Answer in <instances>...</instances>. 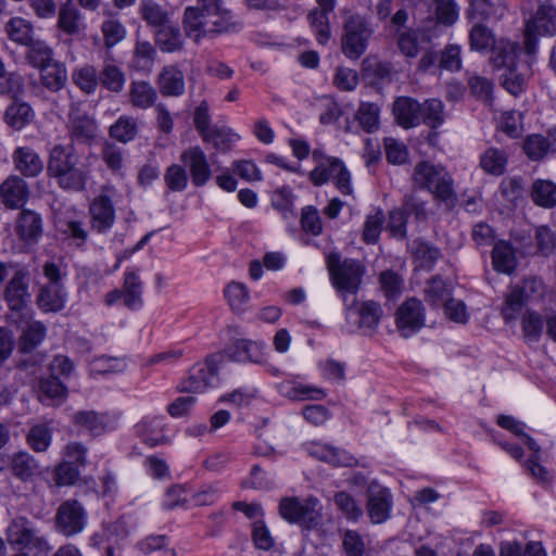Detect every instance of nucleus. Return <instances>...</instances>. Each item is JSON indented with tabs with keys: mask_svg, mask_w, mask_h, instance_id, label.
<instances>
[{
	"mask_svg": "<svg viewBox=\"0 0 556 556\" xmlns=\"http://www.w3.org/2000/svg\"><path fill=\"white\" fill-rule=\"evenodd\" d=\"M523 151L532 161L542 160L548 152L556 153V128L549 129L547 136H528L523 142Z\"/></svg>",
	"mask_w": 556,
	"mask_h": 556,
	"instance_id": "obj_29",
	"label": "nucleus"
},
{
	"mask_svg": "<svg viewBox=\"0 0 556 556\" xmlns=\"http://www.w3.org/2000/svg\"><path fill=\"white\" fill-rule=\"evenodd\" d=\"M118 418L108 413H97L94 410H80L73 415V422L98 435L105 431L114 430L117 426Z\"/></svg>",
	"mask_w": 556,
	"mask_h": 556,
	"instance_id": "obj_21",
	"label": "nucleus"
},
{
	"mask_svg": "<svg viewBox=\"0 0 556 556\" xmlns=\"http://www.w3.org/2000/svg\"><path fill=\"white\" fill-rule=\"evenodd\" d=\"M67 397V388L55 376H49L39 380V400L47 404H61Z\"/></svg>",
	"mask_w": 556,
	"mask_h": 556,
	"instance_id": "obj_39",
	"label": "nucleus"
},
{
	"mask_svg": "<svg viewBox=\"0 0 556 556\" xmlns=\"http://www.w3.org/2000/svg\"><path fill=\"white\" fill-rule=\"evenodd\" d=\"M5 542L20 552H29L34 556H48L51 546L41 530L27 517L16 516L5 529Z\"/></svg>",
	"mask_w": 556,
	"mask_h": 556,
	"instance_id": "obj_4",
	"label": "nucleus"
},
{
	"mask_svg": "<svg viewBox=\"0 0 556 556\" xmlns=\"http://www.w3.org/2000/svg\"><path fill=\"white\" fill-rule=\"evenodd\" d=\"M156 85L163 97H180L185 93V75L175 65L164 66L156 77Z\"/></svg>",
	"mask_w": 556,
	"mask_h": 556,
	"instance_id": "obj_25",
	"label": "nucleus"
},
{
	"mask_svg": "<svg viewBox=\"0 0 556 556\" xmlns=\"http://www.w3.org/2000/svg\"><path fill=\"white\" fill-rule=\"evenodd\" d=\"M157 91L147 80H132L129 85L128 101L129 103L140 110H148L155 106L157 103Z\"/></svg>",
	"mask_w": 556,
	"mask_h": 556,
	"instance_id": "obj_31",
	"label": "nucleus"
},
{
	"mask_svg": "<svg viewBox=\"0 0 556 556\" xmlns=\"http://www.w3.org/2000/svg\"><path fill=\"white\" fill-rule=\"evenodd\" d=\"M309 178L315 186H321L332 180L337 189L342 194H351V175L344 163L337 157H328L324 163L316 166L311 173Z\"/></svg>",
	"mask_w": 556,
	"mask_h": 556,
	"instance_id": "obj_10",
	"label": "nucleus"
},
{
	"mask_svg": "<svg viewBox=\"0 0 556 556\" xmlns=\"http://www.w3.org/2000/svg\"><path fill=\"white\" fill-rule=\"evenodd\" d=\"M328 270L332 287L342 299L345 311L350 313L357 305L356 295L365 275L364 265L353 258L340 261L338 255L330 254Z\"/></svg>",
	"mask_w": 556,
	"mask_h": 556,
	"instance_id": "obj_2",
	"label": "nucleus"
},
{
	"mask_svg": "<svg viewBox=\"0 0 556 556\" xmlns=\"http://www.w3.org/2000/svg\"><path fill=\"white\" fill-rule=\"evenodd\" d=\"M420 105L421 103L409 97L396 98L392 110L396 123L406 129L420 125Z\"/></svg>",
	"mask_w": 556,
	"mask_h": 556,
	"instance_id": "obj_26",
	"label": "nucleus"
},
{
	"mask_svg": "<svg viewBox=\"0 0 556 556\" xmlns=\"http://www.w3.org/2000/svg\"><path fill=\"white\" fill-rule=\"evenodd\" d=\"M138 134V123L132 116L122 115L110 127V136L122 142L127 143L136 138Z\"/></svg>",
	"mask_w": 556,
	"mask_h": 556,
	"instance_id": "obj_55",
	"label": "nucleus"
},
{
	"mask_svg": "<svg viewBox=\"0 0 556 556\" xmlns=\"http://www.w3.org/2000/svg\"><path fill=\"white\" fill-rule=\"evenodd\" d=\"M556 8L553 4H541L535 13L527 21L525 29V50L534 54L539 36H554L556 34Z\"/></svg>",
	"mask_w": 556,
	"mask_h": 556,
	"instance_id": "obj_8",
	"label": "nucleus"
},
{
	"mask_svg": "<svg viewBox=\"0 0 556 556\" xmlns=\"http://www.w3.org/2000/svg\"><path fill=\"white\" fill-rule=\"evenodd\" d=\"M307 20L316 36L317 42L319 45H326L331 36L329 14L312 9L307 14Z\"/></svg>",
	"mask_w": 556,
	"mask_h": 556,
	"instance_id": "obj_60",
	"label": "nucleus"
},
{
	"mask_svg": "<svg viewBox=\"0 0 556 556\" xmlns=\"http://www.w3.org/2000/svg\"><path fill=\"white\" fill-rule=\"evenodd\" d=\"M393 501L392 494L379 484H370L367 495V511L374 523H383L390 518Z\"/></svg>",
	"mask_w": 556,
	"mask_h": 556,
	"instance_id": "obj_18",
	"label": "nucleus"
},
{
	"mask_svg": "<svg viewBox=\"0 0 556 556\" xmlns=\"http://www.w3.org/2000/svg\"><path fill=\"white\" fill-rule=\"evenodd\" d=\"M371 29L361 15H351L344 23L342 52L351 60H357L367 48Z\"/></svg>",
	"mask_w": 556,
	"mask_h": 556,
	"instance_id": "obj_9",
	"label": "nucleus"
},
{
	"mask_svg": "<svg viewBox=\"0 0 556 556\" xmlns=\"http://www.w3.org/2000/svg\"><path fill=\"white\" fill-rule=\"evenodd\" d=\"M47 174L65 191H84L90 168L80 161L73 146L55 144L49 152Z\"/></svg>",
	"mask_w": 556,
	"mask_h": 556,
	"instance_id": "obj_1",
	"label": "nucleus"
},
{
	"mask_svg": "<svg viewBox=\"0 0 556 556\" xmlns=\"http://www.w3.org/2000/svg\"><path fill=\"white\" fill-rule=\"evenodd\" d=\"M26 52L27 62L35 68L40 70L53 62V50L43 40H31Z\"/></svg>",
	"mask_w": 556,
	"mask_h": 556,
	"instance_id": "obj_51",
	"label": "nucleus"
},
{
	"mask_svg": "<svg viewBox=\"0 0 556 556\" xmlns=\"http://www.w3.org/2000/svg\"><path fill=\"white\" fill-rule=\"evenodd\" d=\"M544 321L540 313L526 311L521 316V329L527 343H536L543 333Z\"/></svg>",
	"mask_w": 556,
	"mask_h": 556,
	"instance_id": "obj_53",
	"label": "nucleus"
},
{
	"mask_svg": "<svg viewBox=\"0 0 556 556\" xmlns=\"http://www.w3.org/2000/svg\"><path fill=\"white\" fill-rule=\"evenodd\" d=\"M468 87L472 96L478 100L490 103L493 99V83L483 76L471 75L468 78Z\"/></svg>",
	"mask_w": 556,
	"mask_h": 556,
	"instance_id": "obj_64",
	"label": "nucleus"
},
{
	"mask_svg": "<svg viewBox=\"0 0 556 556\" xmlns=\"http://www.w3.org/2000/svg\"><path fill=\"white\" fill-rule=\"evenodd\" d=\"M122 289L124 291V305L127 308L136 309L141 307L143 303V283L136 270L127 269L125 271Z\"/></svg>",
	"mask_w": 556,
	"mask_h": 556,
	"instance_id": "obj_38",
	"label": "nucleus"
},
{
	"mask_svg": "<svg viewBox=\"0 0 556 556\" xmlns=\"http://www.w3.org/2000/svg\"><path fill=\"white\" fill-rule=\"evenodd\" d=\"M432 8L434 21L430 22L432 25L430 28L434 33H438L439 25L451 27L459 18L460 7L456 0H432Z\"/></svg>",
	"mask_w": 556,
	"mask_h": 556,
	"instance_id": "obj_34",
	"label": "nucleus"
},
{
	"mask_svg": "<svg viewBox=\"0 0 556 556\" xmlns=\"http://www.w3.org/2000/svg\"><path fill=\"white\" fill-rule=\"evenodd\" d=\"M140 13L142 18L157 29L167 25L168 12L155 1L146 0L141 3Z\"/></svg>",
	"mask_w": 556,
	"mask_h": 556,
	"instance_id": "obj_59",
	"label": "nucleus"
},
{
	"mask_svg": "<svg viewBox=\"0 0 556 556\" xmlns=\"http://www.w3.org/2000/svg\"><path fill=\"white\" fill-rule=\"evenodd\" d=\"M439 33H434L429 27L407 28L396 31V45L400 52L406 59H415L420 52V43H429Z\"/></svg>",
	"mask_w": 556,
	"mask_h": 556,
	"instance_id": "obj_19",
	"label": "nucleus"
},
{
	"mask_svg": "<svg viewBox=\"0 0 556 556\" xmlns=\"http://www.w3.org/2000/svg\"><path fill=\"white\" fill-rule=\"evenodd\" d=\"M56 26L68 36H78L86 30L83 14L73 0H66L60 5Z\"/></svg>",
	"mask_w": 556,
	"mask_h": 556,
	"instance_id": "obj_23",
	"label": "nucleus"
},
{
	"mask_svg": "<svg viewBox=\"0 0 556 556\" xmlns=\"http://www.w3.org/2000/svg\"><path fill=\"white\" fill-rule=\"evenodd\" d=\"M414 187L429 191L433 198L451 210L456 205L457 193L454 179L447 169L430 161H420L412 175Z\"/></svg>",
	"mask_w": 556,
	"mask_h": 556,
	"instance_id": "obj_3",
	"label": "nucleus"
},
{
	"mask_svg": "<svg viewBox=\"0 0 556 556\" xmlns=\"http://www.w3.org/2000/svg\"><path fill=\"white\" fill-rule=\"evenodd\" d=\"M265 343L249 339L236 340L227 350L229 358L236 362L262 364L265 361Z\"/></svg>",
	"mask_w": 556,
	"mask_h": 556,
	"instance_id": "obj_24",
	"label": "nucleus"
},
{
	"mask_svg": "<svg viewBox=\"0 0 556 556\" xmlns=\"http://www.w3.org/2000/svg\"><path fill=\"white\" fill-rule=\"evenodd\" d=\"M491 63L495 67L516 70L519 51L518 43L508 39L500 38L491 49Z\"/></svg>",
	"mask_w": 556,
	"mask_h": 556,
	"instance_id": "obj_32",
	"label": "nucleus"
},
{
	"mask_svg": "<svg viewBox=\"0 0 556 556\" xmlns=\"http://www.w3.org/2000/svg\"><path fill=\"white\" fill-rule=\"evenodd\" d=\"M121 197L114 185L101 186L99 194L89 204L90 224L94 231L106 233L113 228L116 220L115 204Z\"/></svg>",
	"mask_w": 556,
	"mask_h": 556,
	"instance_id": "obj_5",
	"label": "nucleus"
},
{
	"mask_svg": "<svg viewBox=\"0 0 556 556\" xmlns=\"http://www.w3.org/2000/svg\"><path fill=\"white\" fill-rule=\"evenodd\" d=\"M526 305H528V303L519 293V289H515L511 286L504 296V302L501 308L504 321L506 324H511L517 320Z\"/></svg>",
	"mask_w": 556,
	"mask_h": 556,
	"instance_id": "obj_49",
	"label": "nucleus"
},
{
	"mask_svg": "<svg viewBox=\"0 0 556 556\" xmlns=\"http://www.w3.org/2000/svg\"><path fill=\"white\" fill-rule=\"evenodd\" d=\"M493 268L501 274L509 275L517 267V257L514 247L505 240L496 241L492 250Z\"/></svg>",
	"mask_w": 556,
	"mask_h": 556,
	"instance_id": "obj_33",
	"label": "nucleus"
},
{
	"mask_svg": "<svg viewBox=\"0 0 556 556\" xmlns=\"http://www.w3.org/2000/svg\"><path fill=\"white\" fill-rule=\"evenodd\" d=\"M225 296L233 312L242 313L250 300V292L244 283L231 281L225 289Z\"/></svg>",
	"mask_w": 556,
	"mask_h": 556,
	"instance_id": "obj_58",
	"label": "nucleus"
},
{
	"mask_svg": "<svg viewBox=\"0 0 556 556\" xmlns=\"http://www.w3.org/2000/svg\"><path fill=\"white\" fill-rule=\"evenodd\" d=\"M29 186L18 175H10L0 184V202L10 210H16L27 203Z\"/></svg>",
	"mask_w": 556,
	"mask_h": 556,
	"instance_id": "obj_17",
	"label": "nucleus"
},
{
	"mask_svg": "<svg viewBox=\"0 0 556 556\" xmlns=\"http://www.w3.org/2000/svg\"><path fill=\"white\" fill-rule=\"evenodd\" d=\"M505 8L500 1L494 0H470L469 14L472 17L489 20L493 16H502Z\"/></svg>",
	"mask_w": 556,
	"mask_h": 556,
	"instance_id": "obj_61",
	"label": "nucleus"
},
{
	"mask_svg": "<svg viewBox=\"0 0 556 556\" xmlns=\"http://www.w3.org/2000/svg\"><path fill=\"white\" fill-rule=\"evenodd\" d=\"M497 40L492 29L483 24L477 23L469 30V46L472 51H491Z\"/></svg>",
	"mask_w": 556,
	"mask_h": 556,
	"instance_id": "obj_50",
	"label": "nucleus"
},
{
	"mask_svg": "<svg viewBox=\"0 0 556 556\" xmlns=\"http://www.w3.org/2000/svg\"><path fill=\"white\" fill-rule=\"evenodd\" d=\"M70 134L76 141H89L97 136L96 122L87 115L77 116L71 122Z\"/></svg>",
	"mask_w": 556,
	"mask_h": 556,
	"instance_id": "obj_56",
	"label": "nucleus"
},
{
	"mask_svg": "<svg viewBox=\"0 0 556 556\" xmlns=\"http://www.w3.org/2000/svg\"><path fill=\"white\" fill-rule=\"evenodd\" d=\"M306 451L312 457L334 467H352L357 463L351 453L330 444L312 442L306 446Z\"/></svg>",
	"mask_w": 556,
	"mask_h": 556,
	"instance_id": "obj_20",
	"label": "nucleus"
},
{
	"mask_svg": "<svg viewBox=\"0 0 556 556\" xmlns=\"http://www.w3.org/2000/svg\"><path fill=\"white\" fill-rule=\"evenodd\" d=\"M39 72L42 86L51 92L60 91L67 83L66 66L60 61L51 62L49 65L41 67Z\"/></svg>",
	"mask_w": 556,
	"mask_h": 556,
	"instance_id": "obj_35",
	"label": "nucleus"
},
{
	"mask_svg": "<svg viewBox=\"0 0 556 556\" xmlns=\"http://www.w3.org/2000/svg\"><path fill=\"white\" fill-rule=\"evenodd\" d=\"M532 201L545 208L556 206V184L549 179H536L531 188Z\"/></svg>",
	"mask_w": 556,
	"mask_h": 556,
	"instance_id": "obj_45",
	"label": "nucleus"
},
{
	"mask_svg": "<svg viewBox=\"0 0 556 556\" xmlns=\"http://www.w3.org/2000/svg\"><path fill=\"white\" fill-rule=\"evenodd\" d=\"M87 522V514L77 500L63 502L55 514L56 530L65 536L80 533Z\"/></svg>",
	"mask_w": 556,
	"mask_h": 556,
	"instance_id": "obj_12",
	"label": "nucleus"
},
{
	"mask_svg": "<svg viewBox=\"0 0 556 556\" xmlns=\"http://www.w3.org/2000/svg\"><path fill=\"white\" fill-rule=\"evenodd\" d=\"M380 106L374 102H361L354 119L359 127L367 134H374L380 128Z\"/></svg>",
	"mask_w": 556,
	"mask_h": 556,
	"instance_id": "obj_41",
	"label": "nucleus"
},
{
	"mask_svg": "<svg viewBox=\"0 0 556 556\" xmlns=\"http://www.w3.org/2000/svg\"><path fill=\"white\" fill-rule=\"evenodd\" d=\"M5 31L9 38L21 45L27 46L34 40V26L23 17H12L5 24Z\"/></svg>",
	"mask_w": 556,
	"mask_h": 556,
	"instance_id": "obj_46",
	"label": "nucleus"
},
{
	"mask_svg": "<svg viewBox=\"0 0 556 556\" xmlns=\"http://www.w3.org/2000/svg\"><path fill=\"white\" fill-rule=\"evenodd\" d=\"M213 16L210 37L239 33L243 28V23L231 11L224 9L222 5L216 7Z\"/></svg>",
	"mask_w": 556,
	"mask_h": 556,
	"instance_id": "obj_37",
	"label": "nucleus"
},
{
	"mask_svg": "<svg viewBox=\"0 0 556 556\" xmlns=\"http://www.w3.org/2000/svg\"><path fill=\"white\" fill-rule=\"evenodd\" d=\"M180 161L189 169L192 184L195 187H202L211 179V165L206 154L199 146L185 150L180 155Z\"/></svg>",
	"mask_w": 556,
	"mask_h": 556,
	"instance_id": "obj_16",
	"label": "nucleus"
},
{
	"mask_svg": "<svg viewBox=\"0 0 556 556\" xmlns=\"http://www.w3.org/2000/svg\"><path fill=\"white\" fill-rule=\"evenodd\" d=\"M279 514L288 522L298 523L305 529L316 528L321 518L319 501L316 497H283L279 503Z\"/></svg>",
	"mask_w": 556,
	"mask_h": 556,
	"instance_id": "obj_7",
	"label": "nucleus"
},
{
	"mask_svg": "<svg viewBox=\"0 0 556 556\" xmlns=\"http://www.w3.org/2000/svg\"><path fill=\"white\" fill-rule=\"evenodd\" d=\"M421 123L431 129L441 127L446 118L444 104L441 100L432 98L424 101L420 105Z\"/></svg>",
	"mask_w": 556,
	"mask_h": 556,
	"instance_id": "obj_42",
	"label": "nucleus"
},
{
	"mask_svg": "<svg viewBox=\"0 0 556 556\" xmlns=\"http://www.w3.org/2000/svg\"><path fill=\"white\" fill-rule=\"evenodd\" d=\"M99 84L106 90L121 93L124 90L126 84V74L115 63L113 55L110 51L105 53L103 64L99 73Z\"/></svg>",
	"mask_w": 556,
	"mask_h": 556,
	"instance_id": "obj_27",
	"label": "nucleus"
},
{
	"mask_svg": "<svg viewBox=\"0 0 556 556\" xmlns=\"http://www.w3.org/2000/svg\"><path fill=\"white\" fill-rule=\"evenodd\" d=\"M14 230L18 239L26 245H35L42 237L43 219L36 211L22 208L17 214Z\"/></svg>",
	"mask_w": 556,
	"mask_h": 556,
	"instance_id": "obj_15",
	"label": "nucleus"
},
{
	"mask_svg": "<svg viewBox=\"0 0 556 556\" xmlns=\"http://www.w3.org/2000/svg\"><path fill=\"white\" fill-rule=\"evenodd\" d=\"M34 116L31 106L26 102L20 101H14L10 104L4 113L5 123L16 130H21L28 125Z\"/></svg>",
	"mask_w": 556,
	"mask_h": 556,
	"instance_id": "obj_43",
	"label": "nucleus"
},
{
	"mask_svg": "<svg viewBox=\"0 0 556 556\" xmlns=\"http://www.w3.org/2000/svg\"><path fill=\"white\" fill-rule=\"evenodd\" d=\"M358 327L364 329L367 333H372L378 327L382 309L379 303L375 301H365L363 302L358 309Z\"/></svg>",
	"mask_w": 556,
	"mask_h": 556,
	"instance_id": "obj_52",
	"label": "nucleus"
},
{
	"mask_svg": "<svg viewBox=\"0 0 556 556\" xmlns=\"http://www.w3.org/2000/svg\"><path fill=\"white\" fill-rule=\"evenodd\" d=\"M30 298L29 271L24 267L16 268L3 290V300L10 309L8 319L11 323L20 321L16 316H20V319L27 317Z\"/></svg>",
	"mask_w": 556,
	"mask_h": 556,
	"instance_id": "obj_6",
	"label": "nucleus"
},
{
	"mask_svg": "<svg viewBox=\"0 0 556 556\" xmlns=\"http://www.w3.org/2000/svg\"><path fill=\"white\" fill-rule=\"evenodd\" d=\"M222 358V355H213L207 357L203 364L195 365L189 376L180 382L179 391L201 393L206 388L213 387L218 380V363Z\"/></svg>",
	"mask_w": 556,
	"mask_h": 556,
	"instance_id": "obj_11",
	"label": "nucleus"
},
{
	"mask_svg": "<svg viewBox=\"0 0 556 556\" xmlns=\"http://www.w3.org/2000/svg\"><path fill=\"white\" fill-rule=\"evenodd\" d=\"M239 139V136L226 126H212V129L204 135L202 140L212 144L220 152L229 151L233 143Z\"/></svg>",
	"mask_w": 556,
	"mask_h": 556,
	"instance_id": "obj_48",
	"label": "nucleus"
},
{
	"mask_svg": "<svg viewBox=\"0 0 556 556\" xmlns=\"http://www.w3.org/2000/svg\"><path fill=\"white\" fill-rule=\"evenodd\" d=\"M156 54V49L150 41L138 39L134 48L135 67L140 71H150Z\"/></svg>",
	"mask_w": 556,
	"mask_h": 556,
	"instance_id": "obj_57",
	"label": "nucleus"
},
{
	"mask_svg": "<svg viewBox=\"0 0 556 556\" xmlns=\"http://www.w3.org/2000/svg\"><path fill=\"white\" fill-rule=\"evenodd\" d=\"M513 287L519 289V293L528 304L541 300L545 293L544 282L536 277L526 278L521 283Z\"/></svg>",
	"mask_w": 556,
	"mask_h": 556,
	"instance_id": "obj_62",
	"label": "nucleus"
},
{
	"mask_svg": "<svg viewBox=\"0 0 556 556\" xmlns=\"http://www.w3.org/2000/svg\"><path fill=\"white\" fill-rule=\"evenodd\" d=\"M214 11H216L215 8L199 4L187 7L182 18L186 35L195 42L210 37Z\"/></svg>",
	"mask_w": 556,
	"mask_h": 556,
	"instance_id": "obj_13",
	"label": "nucleus"
},
{
	"mask_svg": "<svg viewBox=\"0 0 556 556\" xmlns=\"http://www.w3.org/2000/svg\"><path fill=\"white\" fill-rule=\"evenodd\" d=\"M16 318L20 320L16 325L22 327V324H25L18 340V351L29 353L45 340L47 327L39 320H30L29 314L26 318L20 319V316H16Z\"/></svg>",
	"mask_w": 556,
	"mask_h": 556,
	"instance_id": "obj_28",
	"label": "nucleus"
},
{
	"mask_svg": "<svg viewBox=\"0 0 556 556\" xmlns=\"http://www.w3.org/2000/svg\"><path fill=\"white\" fill-rule=\"evenodd\" d=\"M333 503L342 516L349 521L356 522L364 515L362 505L345 491L336 493L333 496Z\"/></svg>",
	"mask_w": 556,
	"mask_h": 556,
	"instance_id": "obj_54",
	"label": "nucleus"
},
{
	"mask_svg": "<svg viewBox=\"0 0 556 556\" xmlns=\"http://www.w3.org/2000/svg\"><path fill=\"white\" fill-rule=\"evenodd\" d=\"M395 323L401 336L408 338L425 326V307L416 298L406 300L396 311Z\"/></svg>",
	"mask_w": 556,
	"mask_h": 556,
	"instance_id": "obj_14",
	"label": "nucleus"
},
{
	"mask_svg": "<svg viewBox=\"0 0 556 556\" xmlns=\"http://www.w3.org/2000/svg\"><path fill=\"white\" fill-rule=\"evenodd\" d=\"M10 470L16 479L33 482L40 475V465L33 455L22 451L12 455Z\"/></svg>",
	"mask_w": 556,
	"mask_h": 556,
	"instance_id": "obj_30",
	"label": "nucleus"
},
{
	"mask_svg": "<svg viewBox=\"0 0 556 556\" xmlns=\"http://www.w3.org/2000/svg\"><path fill=\"white\" fill-rule=\"evenodd\" d=\"M101 31L104 39V46L108 49L113 48L126 37L125 26L116 18L103 21Z\"/></svg>",
	"mask_w": 556,
	"mask_h": 556,
	"instance_id": "obj_63",
	"label": "nucleus"
},
{
	"mask_svg": "<svg viewBox=\"0 0 556 556\" xmlns=\"http://www.w3.org/2000/svg\"><path fill=\"white\" fill-rule=\"evenodd\" d=\"M74 85L86 94H93L99 86V73L89 64L74 68L72 72Z\"/></svg>",
	"mask_w": 556,
	"mask_h": 556,
	"instance_id": "obj_47",
	"label": "nucleus"
},
{
	"mask_svg": "<svg viewBox=\"0 0 556 556\" xmlns=\"http://www.w3.org/2000/svg\"><path fill=\"white\" fill-rule=\"evenodd\" d=\"M508 156L505 150L491 147L479 159L481 169L492 176H501L505 173Z\"/></svg>",
	"mask_w": 556,
	"mask_h": 556,
	"instance_id": "obj_40",
	"label": "nucleus"
},
{
	"mask_svg": "<svg viewBox=\"0 0 556 556\" xmlns=\"http://www.w3.org/2000/svg\"><path fill=\"white\" fill-rule=\"evenodd\" d=\"M15 169L25 178H35L43 170V161L30 147H18L12 154Z\"/></svg>",
	"mask_w": 556,
	"mask_h": 556,
	"instance_id": "obj_22",
	"label": "nucleus"
},
{
	"mask_svg": "<svg viewBox=\"0 0 556 556\" xmlns=\"http://www.w3.org/2000/svg\"><path fill=\"white\" fill-rule=\"evenodd\" d=\"M65 298L62 285H46L40 289L37 304L45 313H56L64 308Z\"/></svg>",
	"mask_w": 556,
	"mask_h": 556,
	"instance_id": "obj_36",
	"label": "nucleus"
},
{
	"mask_svg": "<svg viewBox=\"0 0 556 556\" xmlns=\"http://www.w3.org/2000/svg\"><path fill=\"white\" fill-rule=\"evenodd\" d=\"M155 42L162 52L173 53L182 50L184 39L180 29L165 25L155 33Z\"/></svg>",
	"mask_w": 556,
	"mask_h": 556,
	"instance_id": "obj_44",
	"label": "nucleus"
}]
</instances>
